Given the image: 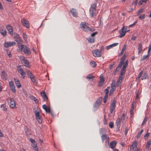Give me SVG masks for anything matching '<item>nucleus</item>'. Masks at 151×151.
Instances as JSON below:
<instances>
[{
    "mask_svg": "<svg viewBox=\"0 0 151 151\" xmlns=\"http://www.w3.org/2000/svg\"><path fill=\"white\" fill-rule=\"evenodd\" d=\"M124 78L123 75L120 74L119 76L118 80L120 81L121 82H122V79Z\"/></svg>",
    "mask_w": 151,
    "mask_h": 151,
    "instance_id": "c03bdc74",
    "label": "nucleus"
},
{
    "mask_svg": "<svg viewBox=\"0 0 151 151\" xmlns=\"http://www.w3.org/2000/svg\"><path fill=\"white\" fill-rule=\"evenodd\" d=\"M14 37L15 40L17 42L18 44V46L20 45L21 43V40L18 35L16 33H14Z\"/></svg>",
    "mask_w": 151,
    "mask_h": 151,
    "instance_id": "6e6552de",
    "label": "nucleus"
},
{
    "mask_svg": "<svg viewBox=\"0 0 151 151\" xmlns=\"http://www.w3.org/2000/svg\"><path fill=\"white\" fill-rule=\"evenodd\" d=\"M0 32L3 36L4 37L6 35V31L5 29L1 28L0 29Z\"/></svg>",
    "mask_w": 151,
    "mask_h": 151,
    "instance_id": "b1692460",
    "label": "nucleus"
},
{
    "mask_svg": "<svg viewBox=\"0 0 151 151\" xmlns=\"http://www.w3.org/2000/svg\"><path fill=\"white\" fill-rule=\"evenodd\" d=\"M121 119L118 118L116 121V124L117 127H119L121 125Z\"/></svg>",
    "mask_w": 151,
    "mask_h": 151,
    "instance_id": "c756f323",
    "label": "nucleus"
},
{
    "mask_svg": "<svg viewBox=\"0 0 151 151\" xmlns=\"http://www.w3.org/2000/svg\"><path fill=\"white\" fill-rule=\"evenodd\" d=\"M98 33V32H93V33H92L91 34V36L92 37H93V36H95V35H96V34H97Z\"/></svg>",
    "mask_w": 151,
    "mask_h": 151,
    "instance_id": "338daca9",
    "label": "nucleus"
},
{
    "mask_svg": "<svg viewBox=\"0 0 151 151\" xmlns=\"http://www.w3.org/2000/svg\"><path fill=\"white\" fill-rule=\"evenodd\" d=\"M134 107H135L134 104V103L133 102L132 104V107H131V109L130 110V113H131V114H132V113L133 112V110L134 108Z\"/></svg>",
    "mask_w": 151,
    "mask_h": 151,
    "instance_id": "e433bc0d",
    "label": "nucleus"
},
{
    "mask_svg": "<svg viewBox=\"0 0 151 151\" xmlns=\"http://www.w3.org/2000/svg\"><path fill=\"white\" fill-rule=\"evenodd\" d=\"M93 56L95 57H99L101 56V53L99 50L96 49L92 51Z\"/></svg>",
    "mask_w": 151,
    "mask_h": 151,
    "instance_id": "9d476101",
    "label": "nucleus"
},
{
    "mask_svg": "<svg viewBox=\"0 0 151 151\" xmlns=\"http://www.w3.org/2000/svg\"><path fill=\"white\" fill-rule=\"evenodd\" d=\"M22 63L23 64V65L26 67H30V65H29V62L28 60H27L26 59H25V60H23V61H22Z\"/></svg>",
    "mask_w": 151,
    "mask_h": 151,
    "instance_id": "4468645a",
    "label": "nucleus"
},
{
    "mask_svg": "<svg viewBox=\"0 0 151 151\" xmlns=\"http://www.w3.org/2000/svg\"><path fill=\"white\" fill-rule=\"evenodd\" d=\"M122 82H121L120 81H119V80H118L117 81L116 83L117 86L118 87L119 86L121 85Z\"/></svg>",
    "mask_w": 151,
    "mask_h": 151,
    "instance_id": "bf43d9fd",
    "label": "nucleus"
},
{
    "mask_svg": "<svg viewBox=\"0 0 151 151\" xmlns=\"http://www.w3.org/2000/svg\"><path fill=\"white\" fill-rule=\"evenodd\" d=\"M106 129H105L101 128L99 130L100 133L101 134H103L106 132Z\"/></svg>",
    "mask_w": 151,
    "mask_h": 151,
    "instance_id": "72a5a7b5",
    "label": "nucleus"
},
{
    "mask_svg": "<svg viewBox=\"0 0 151 151\" xmlns=\"http://www.w3.org/2000/svg\"><path fill=\"white\" fill-rule=\"evenodd\" d=\"M126 72V70L123 69H122L121 71V74H120L123 75Z\"/></svg>",
    "mask_w": 151,
    "mask_h": 151,
    "instance_id": "13d9d810",
    "label": "nucleus"
},
{
    "mask_svg": "<svg viewBox=\"0 0 151 151\" xmlns=\"http://www.w3.org/2000/svg\"><path fill=\"white\" fill-rule=\"evenodd\" d=\"M143 129H142L141 130V131H140V132L138 133V134H137V139H138L140 137V136L141 135V134L143 132Z\"/></svg>",
    "mask_w": 151,
    "mask_h": 151,
    "instance_id": "37998d69",
    "label": "nucleus"
},
{
    "mask_svg": "<svg viewBox=\"0 0 151 151\" xmlns=\"http://www.w3.org/2000/svg\"><path fill=\"white\" fill-rule=\"evenodd\" d=\"M122 65H120V64L119 63V65H118V66L117 67V68H116L115 71L116 72H117L118 70H119V69L120 68L122 67Z\"/></svg>",
    "mask_w": 151,
    "mask_h": 151,
    "instance_id": "de8ad7c7",
    "label": "nucleus"
},
{
    "mask_svg": "<svg viewBox=\"0 0 151 151\" xmlns=\"http://www.w3.org/2000/svg\"><path fill=\"white\" fill-rule=\"evenodd\" d=\"M137 142L135 141L131 145L130 147V151H134V149H136L137 146Z\"/></svg>",
    "mask_w": 151,
    "mask_h": 151,
    "instance_id": "dca6fc26",
    "label": "nucleus"
},
{
    "mask_svg": "<svg viewBox=\"0 0 151 151\" xmlns=\"http://www.w3.org/2000/svg\"><path fill=\"white\" fill-rule=\"evenodd\" d=\"M138 54L139 55L142 51V45L141 42L139 44L138 47Z\"/></svg>",
    "mask_w": 151,
    "mask_h": 151,
    "instance_id": "5701e85b",
    "label": "nucleus"
},
{
    "mask_svg": "<svg viewBox=\"0 0 151 151\" xmlns=\"http://www.w3.org/2000/svg\"><path fill=\"white\" fill-rule=\"evenodd\" d=\"M29 140L32 144L34 143V142H36L34 139H32L31 138H30L29 139Z\"/></svg>",
    "mask_w": 151,
    "mask_h": 151,
    "instance_id": "774afa93",
    "label": "nucleus"
},
{
    "mask_svg": "<svg viewBox=\"0 0 151 151\" xmlns=\"http://www.w3.org/2000/svg\"><path fill=\"white\" fill-rule=\"evenodd\" d=\"M96 4L94 3L91 5L89 9L90 16L91 17L94 16L96 14Z\"/></svg>",
    "mask_w": 151,
    "mask_h": 151,
    "instance_id": "f03ea898",
    "label": "nucleus"
},
{
    "mask_svg": "<svg viewBox=\"0 0 151 151\" xmlns=\"http://www.w3.org/2000/svg\"><path fill=\"white\" fill-rule=\"evenodd\" d=\"M41 96L43 97V101H45L48 99L46 95V94L45 92H41L40 93Z\"/></svg>",
    "mask_w": 151,
    "mask_h": 151,
    "instance_id": "aec40b11",
    "label": "nucleus"
},
{
    "mask_svg": "<svg viewBox=\"0 0 151 151\" xmlns=\"http://www.w3.org/2000/svg\"><path fill=\"white\" fill-rule=\"evenodd\" d=\"M145 15L143 14L139 17V18L140 19H143L145 18Z\"/></svg>",
    "mask_w": 151,
    "mask_h": 151,
    "instance_id": "603ef678",
    "label": "nucleus"
},
{
    "mask_svg": "<svg viewBox=\"0 0 151 151\" xmlns=\"http://www.w3.org/2000/svg\"><path fill=\"white\" fill-rule=\"evenodd\" d=\"M102 101V98L101 97L98 98L96 101L93 105V107L96 109H97L100 107Z\"/></svg>",
    "mask_w": 151,
    "mask_h": 151,
    "instance_id": "0eeeda50",
    "label": "nucleus"
},
{
    "mask_svg": "<svg viewBox=\"0 0 151 151\" xmlns=\"http://www.w3.org/2000/svg\"><path fill=\"white\" fill-rule=\"evenodd\" d=\"M17 68L18 72L21 75V77L23 78H24L25 76L26 73L23 68L21 67L20 65H19L17 66Z\"/></svg>",
    "mask_w": 151,
    "mask_h": 151,
    "instance_id": "423d86ee",
    "label": "nucleus"
},
{
    "mask_svg": "<svg viewBox=\"0 0 151 151\" xmlns=\"http://www.w3.org/2000/svg\"><path fill=\"white\" fill-rule=\"evenodd\" d=\"M116 144L117 142L115 141L111 142L110 143L109 146L111 149H113L115 147Z\"/></svg>",
    "mask_w": 151,
    "mask_h": 151,
    "instance_id": "6ab92c4d",
    "label": "nucleus"
},
{
    "mask_svg": "<svg viewBox=\"0 0 151 151\" xmlns=\"http://www.w3.org/2000/svg\"><path fill=\"white\" fill-rule=\"evenodd\" d=\"M47 112H48L49 113H50V114L53 116H54L53 113L52 111L51 110L50 108H48V109Z\"/></svg>",
    "mask_w": 151,
    "mask_h": 151,
    "instance_id": "49530a36",
    "label": "nucleus"
},
{
    "mask_svg": "<svg viewBox=\"0 0 151 151\" xmlns=\"http://www.w3.org/2000/svg\"><path fill=\"white\" fill-rule=\"evenodd\" d=\"M150 134V133H147L144 136V138L145 139H147L148 137V136H149Z\"/></svg>",
    "mask_w": 151,
    "mask_h": 151,
    "instance_id": "864d4df0",
    "label": "nucleus"
},
{
    "mask_svg": "<svg viewBox=\"0 0 151 151\" xmlns=\"http://www.w3.org/2000/svg\"><path fill=\"white\" fill-rule=\"evenodd\" d=\"M127 57V55L125 54H124L122 58L121 59L120 61L119 62L120 65H123V64H124V61L125 60L126 58Z\"/></svg>",
    "mask_w": 151,
    "mask_h": 151,
    "instance_id": "4be33fe9",
    "label": "nucleus"
},
{
    "mask_svg": "<svg viewBox=\"0 0 151 151\" xmlns=\"http://www.w3.org/2000/svg\"><path fill=\"white\" fill-rule=\"evenodd\" d=\"M135 93L136 94V97L135 98V99L136 100H137L139 99L138 92L137 91Z\"/></svg>",
    "mask_w": 151,
    "mask_h": 151,
    "instance_id": "6e6d98bb",
    "label": "nucleus"
},
{
    "mask_svg": "<svg viewBox=\"0 0 151 151\" xmlns=\"http://www.w3.org/2000/svg\"><path fill=\"white\" fill-rule=\"evenodd\" d=\"M8 102L10 106L12 108H14L15 106V103L13 98H9L8 100Z\"/></svg>",
    "mask_w": 151,
    "mask_h": 151,
    "instance_id": "1a4fd4ad",
    "label": "nucleus"
},
{
    "mask_svg": "<svg viewBox=\"0 0 151 151\" xmlns=\"http://www.w3.org/2000/svg\"><path fill=\"white\" fill-rule=\"evenodd\" d=\"M1 107L3 109V110L4 111H6L7 110V108L5 104H1Z\"/></svg>",
    "mask_w": 151,
    "mask_h": 151,
    "instance_id": "c9c22d12",
    "label": "nucleus"
},
{
    "mask_svg": "<svg viewBox=\"0 0 151 151\" xmlns=\"http://www.w3.org/2000/svg\"><path fill=\"white\" fill-rule=\"evenodd\" d=\"M109 126L111 128H112L114 127V123L112 122H110L109 124Z\"/></svg>",
    "mask_w": 151,
    "mask_h": 151,
    "instance_id": "a18cd8bd",
    "label": "nucleus"
},
{
    "mask_svg": "<svg viewBox=\"0 0 151 151\" xmlns=\"http://www.w3.org/2000/svg\"><path fill=\"white\" fill-rule=\"evenodd\" d=\"M151 144V140L147 142V144L146 146V149L148 150L150 147V145Z\"/></svg>",
    "mask_w": 151,
    "mask_h": 151,
    "instance_id": "a19ab883",
    "label": "nucleus"
},
{
    "mask_svg": "<svg viewBox=\"0 0 151 151\" xmlns=\"http://www.w3.org/2000/svg\"><path fill=\"white\" fill-rule=\"evenodd\" d=\"M9 84L11 89L13 92L14 93L15 92L16 90H15V87L14 85L13 82L12 81H11L9 82Z\"/></svg>",
    "mask_w": 151,
    "mask_h": 151,
    "instance_id": "a211bd4d",
    "label": "nucleus"
},
{
    "mask_svg": "<svg viewBox=\"0 0 151 151\" xmlns=\"http://www.w3.org/2000/svg\"><path fill=\"white\" fill-rule=\"evenodd\" d=\"M32 146L34 148V150H35L36 151H38L37 145V144L36 143V142L32 144Z\"/></svg>",
    "mask_w": 151,
    "mask_h": 151,
    "instance_id": "c85d7f7f",
    "label": "nucleus"
},
{
    "mask_svg": "<svg viewBox=\"0 0 151 151\" xmlns=\"http://www.w3.org/2000/svg\"><path fill=\"white\" fill-rule=\"evenodd\" d=\"M101 137L103 142H104V140L109 139V137L108 136V135L106 134H102L101 136Z\"/></svg>",
    "mask_w": 151,
    "mask_h": 151,
    "instance_id": "412c9836",
    "label": "nucleus"
},
{
    "mask_svg": "<svg viewBox=\"0 0 151 151\" xmlns=\"http://www.w3.org/2000/svg\"><path fill=\"white\" fill-rule=\"evenodd\" d=\"M143 12V9H139L137 13V15H139L141 13H142Z\"/></svg>",
    "mask_w": 151,
    "mask_h": 151,
    "instance_id": "8fccbe9b",
    "label": "nucleus"
},
{
    "mask_svg": "<svg viewBox=\"0 0 151 151\" xmlns=\"http://www.w3.org/2000/svg\"><path fill=\"white\" fill-rule=\"evenodd\" d=\"M124 27H122L121 30L119 31V33L120 35L119 36V37L120 38H122L124 37L127 31H124L123 30Z\"/></svg>",
    "mask_w": 151,
    "mask_h": 151,
    "instance_id": "2eb2a0df",
    "label": "nucleus"
},
{
    "mask_svg": "<svg viewBox=\"0 0 151 151\" xmlns=\"http://www.w3.org/2000/svg\"><path fill=\"white\" fill-rule=\"evenodd\" d=\"M119 44V43H114L113 44L111 45V47H115V46Z\"/></svg>",
    "mask_w": 151,
    "mask_h": 151,
    "instance_id": "680f3d73",
    "label": "nucleus"
},
{
    "mask_svg": "<svg viewBox=\"0 0 151 151\" xmlns=\"http://www.w3.org/2000/svg\"><path fill=\"white\" fill-rule=\"evenodd\" d=\"M81 28L84 31H88L90 27H88V24L85 22H82L80 24Z\"/></svg>",
    "mask_w": 151,
    "mask_h": 151,
    "instance_id": "39448f33",
    "label": "nucleus"
},
{
    "mask_svg": "<svg viewBox=\"0 0 151 151\" xmlns=\"http://www.w3.org/2000/svg\"><path fill=\"white\" fill-rule=\"evenodd\" d=\"M90 64L92 67L95 68L96 66V64L95 62L93 60L91 61L90 62Z\"/></svg>",
    "mask_w": 151,
    "mask_h": 151,
    "instance_id": "7c9ffc66",
    "label": "nucleus"
},
{
    "mask_svg": "<svg viewBox=\"0 0 151 151\" xmlns=\"http://www.w3.org/2000/svg\"><path fill=\"white\" fill-rule=\"evenodd\" d=\"M94 77L91 74L89 75L86 76V78L89 80V81H92L94 78Z\"/></svg>",
    "mask_w": 151,
    "mask_h": 151,
    "instance_id": "a878e982",
    "label": "nucleus"
},
{
    "mask_svg": "<svg viewBox=\"0 0 151 151\" xmlns=\"http://www.w3.org/2000/svg\"><path fill=\"white\" fill-rule=\"evenodd\" d=\"M70 12L71 13L73 16V17H76L77 16L78 13L77 12V10L74 9H72Z\"/></svg>",
    "mask_w": 151,
    "mask_h": 151,
    "instance_id": "f3484780",
    "label": "nucleus"
},
{
    "mask_svg": "<svg viewBox=\"0 0 151 151\" xmlns=\"http://www.w3.org/2000/svg\"><path fill=\"white\" fill-rule=\"evenodd\" d=\"M137 3V0H135V1H133L132 3V4L136 6Z\"/></svg>",
    "mask_w": 151,
    "mask_h": 151,
    "instance_id": "e2e57ef3",
    "label": "nucleus"
},
{
    "mask_svg": "<svg viewBox=\"0 0 151 151\" xmlns=\"http://www.w3.org/2000/svg\"><path fill=\"white\" fill-rule=\"evenodd\" d=\"M6 28L7 30L9 31V32L10 35H13V28L9 24L6 25Z\"/></svg>",
    "mask_w": 151,
    "mask_h": 151,
    "instance_id": "ddd939ff",
    "label": "nucleus"
},
{
    "mask_svg": "<svg viewBox=\"0 0 151 151\" xmlns=\"http://www.w3.org/2000/svg\"><path fill=\"white\" fill-rule=\"evenodd\" d=\"M22 24L27 28H28L29 27V24L28 21L26 19L23 18L21 19Z\"/></svg>",
    "mask_w": 151,
    "mask_h": 151,
    "instance_id": "9b49d317",
    "label": "nucleus"
},
{
    "mask_svg": "<svg viewBox=\"0 0 151 151\" xmlns=\"http://www.w3.org/2000/svg\"><path fill=\"white\" fill-rule=\"evenodd\" d=\"M115 88H111V89L110 90L109 95H111L113 93V92L115 90Z\"/></svg>",
    "mask_w": 151,
    "mask_h": 151,
    "instance_id": "79ce46f5",
    "label": "nucleus"
},
{
    "mask_svg": "<svg viewBox=\"0 0 151 151\" xmlns=\"http://www.w3.org/2000/svg\"><path fill=\"white\" fill-rule=\"evenodd\" d=\"M150 54H147V55H145L143 56V58L141 59V60H144L150 56Z\"/></svg>",
    "mask_w": 151,
    "mask_h": 151,
    "instance_id": "ea45409f",
    "label": "nucleus"
},
{
    "mask_svg": "<svg viewBox=\"0 0 151 151\" xmlns=\"http://www.w3.org/2000/svg\"><path fill=\"white\" fill-rule=\"evenodd\" d=\"M35 108L33 109V111L35 113V116L36 119L40 124L42 123V119L41 116L40 115L39 112L35 110Z\"/></svg>",
    "mask_w": 151,
    "mask_h": 151,
    "instance_id": "7ed1b4c3",
    "label": "nucleus"
},
{
    "mask_svg": "<svg viewBox=\"0 0 151 151\" xmlns=\"http://www.w3.org/2000/svg\"><path fill=\"white\" fill-rule=\"evenodd\" d=\"M104 78L103 76H100V81H99L100 82H103L104 83Z\"/></svg>",
    "mask_w": 151,
    "mask_h": 151,
    "instance_id": "4d7b16f0",
    "label": "nucleus"
},
{
    "mask_svg": "<svg viewBox=\"0 0 151 151\" xmlns=\"http://www.w3.org/2000/svg\"><path fill=\"white\" fill-rule=\"evenodd\" d=\"M88 42L91 43H93L95 41V38H93V37L88 38Z\"/></svg>",
    "mask_w": 151,
    "mask_h": 151,
    "instance_id": "2f4dec72",
    "label": "nucleus"
},
{
    "mask_svg": "<svg viewBox=\"0 0 151 151\" xmlns=\"http://www.w3.org/2000/svg\"><path fill=\"white\" fill-rule=\"evenodd\" d=\"M19 59L22 62V61H23V60H24L26 58L24 57L21 55L19 57Z\"/></svg>",
    "mask_w": 151,
    "mask_h": 151,
    "instance_id": "58836bf2",
    "label": "nucleus"
},
{
    "mask_svg": "<svg viewBox=\"0 0 151 151\" xmlns=\"http://www.w3.org/2000/svg\"><path fill=\"white\" fill-rule=\"evenodd\" d=\"M147 75L146 74H145L143 76V77L142 78V80H144L147 77Z\"/></svg>",
    "mask_w": 151,
    "mask_h": 151,
    "instance_id": "052dcab7",
    "label": "nucleus"
},
{
    "mask_svg": "<svg viewBox=\"0 0 151 151\" xmlns=\"http://www.w3.org/2000/svg\"><path fill=\"white\" fill-rule=\"evenodd\" d=\"M143 73V71H142L138 75V77L136 79H139L142 76Z\"/></svg>",
    "mask_w": 151,
    "mask_h": 151,
    "instance_id": "09e8293b",
    "label": "nucleus"
},
{
    "mask_svg": "<svg viewBox=\"0 0 151 151\" xmlns=\"http://www.w3.org/2000/svg\"><path fill=\"white\" fill-rule=\"evenodd\" d=\"M30 98L32 99L34 101H35V102L36 103H37V104L38 103V100L36 98V97H34L32 96H30Z\"/></svg>",
    "mask_w": 151,
    "mask_h": 151,
    "instance_id": "473e14b6",
    "label": "nucleus"
},
{
    "mask_svg": "<svg viewBox=\"0 0 151 151\" xmlns=\"http://www.w3.org/2000/svg\"><path fill=\"white\" fill-rule=\"evenodd\" d=\"M105 94L104 95V96L106 97H108V95L109 93V90L108 89H106L105 90Z\"/></svg>",
    "mask_w": 151,
    "mask_h": 151,
    "instance_id": "4c0bfd02",
    "label": "nucleus"
},
{
    "mask_svg": "<svg viewBox=\"0 0 151 151\" xmlns=\"http://www.w3.org/2000/svg\"><path fill=\"white\" fill-rule=\"evenodd\" d=\"M126 49V46L125 45H124V46L122 49V51H121L119 55H122L123 54V53L124 52Z\"/></svg>",
    "mask_w": 151,
    "mask_h": 151,
    "instance_id": "f704fd0d",
    "label": "nucleus"
},
{
    "mask_svg": "<svg viewBox=\"0 0 151 151\" xmlns=\"http://www.w3.org/2000/svg\"><path fill=\"white\" fill-rule=\"evenodd\" d=\"M116 101L115 98H113L112 99V102L110 107V112L111 114H112L113 111L115 109L116 106Z\"/></svg>",
    "mask_w": 151,
    "mask_h": 151,
    "instance_id": "20e7f679",
    "label": "nucleus"
},
{
    "mask_svg": "<svg viewBox=\"0 0 151 151\" xmlns=\"http://www.w3.org/2000/svg\"><path fill=\"white\" fill-rule=\"evenodd\" d=\"M1 77L3 80H5L7 79L5 71H3L1 72Z\"/></svg>",
    "mask_w": 151,
    "mask_h": 151,
    "instance_id": "393cba45",
    "label": "nucleus"
},
{
    "mask_svg": "<svg viewBox=\"0 0 151 151\" xmlns=\"http://www.w3.org/2000/svg\"><path fill=\"white\" fill-rule=\"evenodd\" d=\"M27 75L29 77L30 79L34 78V75L29 70H28L27 72Z\"/></svg>",
    "mask_w": 151,
    "mask_h": 151,
    "instance_id": "bb28decb",
    "label": "nucleus"
},
{
    "mask_svg": "<svg viewBox=\"0 0 151 151\" xmlns=\"http://www.w3.org/2000/svg\"><path fill=\"white\" fill-rule=\"evenodd\" d=\"M42 108L43 109H44L45 111L47 112V111L48 110V108H47L45 104H44L42 106Z\"/></svg>",
    "mask_w": 151,
    "mask_h": 151,
    "instance_id": "3c124183",
    "label": "nucleus"
},
{
    "mask_svg": "<svg viewBox=\"0 0 151 151\" xmlns=\"http://www.w3.org/2000/svg\"><path fill=\"white\" fill-rule=\"evenodd\" d=\"M147 120V118L146 117H145L143 120V121L142 122V125H144V124H145L146 122V121Z\"/></svg>",
    "mask_w": 151,
    "mask_h": 151,
    "instance_id": "5fc2aeb1",
    "label": "nucleus"
},
{
    "mask_svg": "<svg viewBox=\"0 0 151 151\" xmlns=\"http://www.w3.org/2000/svg\"><path fill=\"white\" fill-rule=\"evenodd\" d=\"M143 2H144L143 0H140L139 1L138 4H139V5L141 6L142 4V3Z\"/></svg>",
    "mask_w": 151,
    "mask_h": 151,
    "instance_id": "69168bd1",
    "label": "nucleus"
},
{
    "mask_svg": "<svg viewBox=\"0 0 151 151\" xmlns=\"http://www.w3.org/2000/svg\"><path fill=\"white\" fill-rule=\"evenodd\" d=\"M18 50L19 52H23L26 55H29L31 54L30 49L25 45H21L18 46Z\"/></svg>",
    "mask_w": 151,
    "mask_h": 151,
    "instance_id": "f257e3e1",
    "label": "nucleus"
},
{
    "mask_svg": "<svg viewBox=\"0 0 151 151\" xmlns=\"http://www.w3.org/2000/svg\"><path fill=\"white\" fill-rule=\"evenodd\" d=\"M116 86L115 84L114 83H113L111 86V88H115V87Z\"/></svg>",
    "mask_w": 151,
    "mask_h": 151,
    "instance_id": "0e129e2a",
    "label": "nucleus"
},
{
    "mask_svg": "<svg viewBox=\"0 0 151 151\" xmlns=\"http://www.w3.org/2000/svg\"><path fill=\"white\" fill-rule=\"evenodd\" d=\"M15 81L16 85L18 88H19L21 87V85L18 79H17L16 80L15 79Z\"/></svg>",
    "mask_w": 151,
    "mask_h": 151,
    "instance_id": "cd10ccee",
    "label": "nucleus"
},
{
    "mask_svg": "<svg viewBox=\"0 0 151 151\" xmlns=\"http://www.w3.org/2000/svg\"><path fill=\"white\" fill-rule=\"evenodd\" d=\"M16 43L14 41L7 42L4 43V45L5 47L7 48L10 46L14 45Z\"/></svg>",
    "mask_w": 151,
    "mask_h": 151,
    "instance_id": "f8f14e48",
    "label": "nucleus"
}]
</instances>
